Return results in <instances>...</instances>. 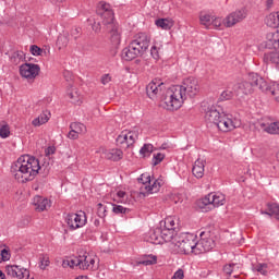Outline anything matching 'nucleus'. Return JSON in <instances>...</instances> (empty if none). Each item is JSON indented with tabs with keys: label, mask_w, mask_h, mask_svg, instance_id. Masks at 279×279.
I'll list each match as a JSON object with an SVG mask.
<instances>
[{
	"label": "nucleus",
	"mask_w": 279,
	"mask_h": 279,
	"mask_svg": "<svg viewBox=\"0 0 279 279\" xmlns=\"http://www.w3.org/2000/svg\"><path fill=\"white\" fill-rule=\"evenodd\" d=\"M266 38H267L268 45L270 47H274L275 49H279V33L278 32L268 33L266 35Z\"/></svg>",
	"instance_id": "29"
},
{
	"label": "nucleus",
	"mask_w": 279,
	"mask_h": 279,
	"mask_svg": "<svg viewBox=\"0 0 279 279\" xmlns=\"http://www.w3.org/2000/svg\"><path fill=\"white\" fill-rule=\"evenodd\" d=\"M277 160H279V150H278V153H277Z\"/></svg>",
	"instance_id": "59"
},
{
	"label": "nucleus",
	"mask_w": 279,
	"mask_h": 279,
	"mask_svg": "<svg viewBox=\"0 0 279 279\" xmlns=\"http://www.w3.org/2000/svg\"><path fill=\"white\" fill-rule=\"evenodd\" d=\"M208 274H210V270H208L207 272H202L201 276H203V278H206V276H208Z\"/></svg>",
	"instance_id": "53"
},
{
	"label": "nucleus",
	"mask_w": 279,
	"mask_h": 279,
	"mask_svg": "<svg viewBox=\"0 0 279 279\" xmlns=\"http://www.w3.org/2000/svg\"><path fill=\"white\" fill-rule=\"evenodd\" d=\"M110 82H112V76H110V74L101 76V84H104V86H106V84H110Z\"/></svg>",
	"instance_id": "47"
},
{
	"label": "nucleus",
	"mask_w": 279,
	"mask_h": 279,
	"mask_svg": "<svg viewBox=\"0 0 279 279\" xmlns=\"http://www.w3.org/2000/svg\"><path fill=\"white\" fill-rule=\"evenodd\" d=\"M29 51L32 56H43L44 53V50L36 45L31 46Z\"/></svg>",
	"instance_id": "43"
},
{
	"label": "nucleus",
	"mask_w": 279,
	"mask_h": 279,
	"mask_svg": "<svg viewBox=\"0 0 279 279\" xmlns=\"http://www.w3.org/2000/svg\"><path fill=\"white\" fill-rule=\"evenodd\" d=\"M65 223L69 230H80V228H84V226L88 223V218L84 211L68 214L65 217Z\"/></svg>",
	"instance_id": "13"
},
{
	"label": "nucleus",
	"mask_w": 279,
	"mask_h": 279,
	"mask_svg": "<svg viewBox=\"0 0 279 279\" xmlns=\"http://www.w3.org/2000/svg\"><path fill=\"white\" fill-rule=\"evenodd\" d=\"M98 210H97V215L100 219H106V217L108 216V206L99 203L98 205Z\"/></svg>",
	"instance_id": "36"
},
{
	"label": "nucleus",
	"mask_w": 279,
	"mask_h": 279,
	"mask_svg": "<svg viewBox=\"0 0 279 279\" xmlns=\"http://www.w3.org/2000/svg\"><path fill=\"white\" fill-rule=\"evenodd\" d=\"M49 119H51V113L49 111H44L37 118L33 119L32 125L34 128H40V125H45V123H48Z\"/></svg>",
	"instance_id": "24"
},
{
	"label": "nucleus",
	"mask_w": 279,
	"mask_h": 279,
	"mask_svg": "<svg viewBox=\"0 0 279 279\" xmlns=\"http://www.w3.org/2000/svg\"><path fill=\"white\" fill-rule=\"evenodd\" d=\"M165 160V154L162 153H156L153 155V165L156 167L157 165H160V162Z\"/></svg>",
	"instance_id": "41"
},
{
	"label": "nucleus",
	"mask_w": 279,
	"mask_h": 279,
	"mask_svg": "<svg viewBox=\"0 0 279 279\" xmlns=\"http://www.w3.org/2000/svg\"><path fill=\"white\" fill-rule=\"evenodd\" d=\"M95 226H99V220H95Z\"/></svg>",
	"instance_id": "57"
},
{
	"label": "nucleus",
	"mask_w": 279,
	"mask_h": 279,
	"mask_svg": "<svg viewBox=\"0 0 279 279\" xmlns=\"http://www.w3.org/2000/svg\"><path fill=\"white\" fill-rule=\"evenodd\" d=\"M98 14L102 19L107 32L110 34L112 45H121V33L119 32V24L114 21V12L110 10V5L106 2L100 4Z\"/></svg>",
	"instance_id": "8"
},
{
	"label": "nucleus",
	"mask_w": 279,
	"mask_h": 279,
	"mask_svg": "<svg viewBox=\"0 0 279 279\" xmlns=\"http://www.w3.org/2000/svg\"><path fill=\"white\" fill-rule=\"evenodd\" d=\"M112 213L116 215H125L128 213V208L121 206V205H112Z\"/></svg>",
	"instance_id": "42"
},
{
	"label": "nucleus",
	"mask_w": 279,
	"mask_h": 279,
	"mask_svg": "<svg viewBox=\"0 0 279 279\" xmlns=\"http://www.w3.org/2000/svg\"><path fill=\"white\" fill-rule=\"evenodd\" d=\"M245 83H247V84H251L252 82L251 81H248V82H242V83H240V84H236V85H234V87H233V90H232V88H230V87H228L226 90H223L222 93H221V95H220V99H221V101H228V99H232V97H234V95L236 96V97H243L244 95H248V94H241V95H239V93H242L241 92V89L240 88H238V86H241V84H245Z\"/></svg>",
	"instance_id": "19"
},
{
	"label": "nucleus",
	"mask_w": 279,
	"mask_h": 279,
	"mask_svg": "<svg viewBox=\"0 0 279 279\" xmlns=\"http://www.w3.org/2000/svg\"><path fill=\"white\" fill-rule=\"evenodd\" d=\"M153 151H154V145H151V144H145V145L140 149V154H141V156H143L144 158H147V156H150Z\"/></svg>",
	"instance_id": "34"
},
{
	"label": "nucleus",
	"mask_w": 279,
	"mask_h": 279,
	"mask_svg": "<svg viewBox=\"0 0 279 279\" xmlns=\"http://www.w3.org/2000/svg\"><path fill=\"white\" fill-rule=\"evenodd\" d=\"M8 136H10V125L0 124V137L8 138Z\"/></svg>",
	"instance_id": "38"
},
{
	"label": "nucleus",
	"mask_w": 279,
	"mask_h": 279,
	"mask_svg": "<svg viewBox=\"0 0 279 279\" xmlns=\"http://www.w3.org/2000/svg\"><path fill=\"white\" fill-rule=\"evenodd\" d=\"M260 215H268V217H278L279 216V205L272 203L268 205V211H260Z\"/></svg>",
	"instance_id": "31"
},
{
	"label": "nucleus",
	"mask_w": 279,
	"mask_h": 279,
	"mask_svg": "<svg viewBox=\"0 0 279 279\" xmlns=\"http://www.w3.org/2000/svg\"><path fill=\"white\" fill-rule=\"evenodd\" d=\"M248 80L251 83H243L236 87L241 90L238 93V95H252V93H254V86H256L263 93H270L275 101L279 104L278 83H274L272 86L269 87V85H267V81L254 72L248 74Z\"/></svg>",
	"instance_id": "5"
},
{
	"label": "nucleus",
	"mask_w": 279,
	"mask_h": 279,
	"mask_svg": "<svg viewBox=\"0 0 279 279\" xmlns=\"http://www.w3.org/2000/svg\"><path fill=\"white\" fill-rule=\"evenodd\" d=\"M111 197L117 204H130V194L123 187H118L116 192L111 194Z\"/></svg>",
	"instance_id": "21"
},
{
	"label": "nucleus",
	"mask_w": 279,
	"mask_h": 279,
	"mask_svg": "<svg viewBox=\"0 0 279 279\" xmlns=\"http://www.w3.org/2000/svg\"><path fill=\"white\" fill-rule=\"evenodd\" d=\"M96 260H97V257H95L92 254L84 253L82 255V253H80L78 255L70 257L69 259H63L62 267L64 268L78 267V269H83V270L94 269Z\"/></svg>",
	"instance_id": "10"
},
{
	"label": "nucleus",
	"mask_w": 279,
	"mask_h": 279,
	"mask_svg": "<svg viewBox=\"0 0 279 279\" xmlns=\"http://www.w3.org/2000/svg\"><path fill=\"white\" fill-rule=\"evenodd\" d=\"M140 182H142V191H145L150 195L158 193L162 184H165V180H162V178L151 179L148 173H143L140 178Z\"/></svg>",
	"instance_id": "11"
},
{
	"label": "nucleus",
	"mask_w": 279,
	"mask_h": 279,
	"mask_svg": "<svg viewBox=\"0 0 279 279\" xmlns=\"http://www.w3.org/2000/svg\"><path fill=\"white\" fill-rule=\"evenodd\" d=\"M247 16V10L246 9H240L236 10L235 12L230 13L229 15L226 16V19H221L217 15H214L211 20V27L214 29H219L221 25L225 27H234L236 23H241L243 19Z\"/></svg>",
	"instance_id": "9"
},
{
	"label": "nucleus",
	"mask_w": 279,
	"mask_h": 279,
	"mask_svg": "<svg viewBox=\"0 0 279 279\" xmlns=\"http://www.w3.org/2000/svg\"><path fill=\"white\" fill-rule=\"evenodd\" d=\"M223 204H226V195L221 192H211L198 202L199 208H204V206L219 208V206H223Z\"/></svg>",
	"instance_id": "12"
},
{
	"label": "nucleus",
	"mask_w": 279,
	"mask_h": 279,
	"mask_svg": "<svg viewBox=\"0 0 279 279\" xmlns=\"http://www.w3.org/2000/svg\"><path fill=\"white\" fill-rule=\"evenodd\" d=\"M180 239H182V232L171 234V231L169 230L157 228L150 230L147 241L148 243H153V245H162V243H168V247L172 254H180V245L182 241Z\"/></svg>",
	"instance_id": "6"
},
{
	"label": "nucleus",
	"mask_w": 279,
	"mask_h": 279,
	"mask_svg": "<svg viewBox=\"0 0 279 279\" xmlns=\"http://www.w3.org/2000/svg\"><path fill=\"white\" fill-rule=\"evenodd\" d=\"M49 265H51V262L49 260V255H43L39 262L40 269L45 270L47 269V267H49Z\"/></svg>",
	"instance_id": "37"
},
{
	"label": "nucleus",
	"mask_w": 279,
	"mask_h": 279,
	"mask_svg": "<svg viewBox=\"0 0 279 279\" xmlns=\"http://www.w3.org/2000/svg\"><path fill=\"white\" fill-rule=\"evenodd\" d=\"M66 98L71 104H74L75 106H81L82 104V93H80V89L73 85L68 87Z\"/></svg>",
	"instance_id": "20"
},
{
	"label": "nucleus",
	"mask_w": 279,
	"mask_h": 279,
	"mask_svg": "<svg viewBox=\"0 0 279 279\" xmlns=\"http://www.w3.org/2000/svg\"><path fill=\"white\" fill-rule=\"evenodd\" d=\"M146 93L149 99H159L160 108L173 112L184 106V101L190 97L199 95V82L190 76L183 80L181 85L167 86L160 78H154L147 86Z\"/></svg>",
	"instance_id": "1"
},
{
	"label": "nucleus",
	"mask_w": 279,
	"mask_h": 279,
	"mask_svg": "<svg viewBox=\"0 0 279 279\" xmlns=\"http://www.w3.org/2000/svg\"><path fill=\"white\" fill-rule=\"evenodd\" d=\"M22 59H23V53L19 52V51H14L10 56V60H11V62H13V64H19V62H21Z\"/></svg>",
	"instance_id": "40"
},
{
	"label": "nucleus",
	"mask_w": 279,
	"mask_h": 279,
	"mask_svg": "<svg viewBox=\"0 0 279 279\" xmlns=\"http://www.w3.org/2000/svg\"><path fill=\"white\" fill-rule=\"evenodd\" d=\"M7 276L16 279H34V277H29V270L23 266L19 265H8L5 266Z\"/></svg>",
	"instance_id": "16"
},
{
	"label": "nucleus",
	"mask_w": 279,
	"mask_h": 279,
	"mask_svg": "<svg viewBox=\"0 0 279 279\" xmlns=\"http://www.w3.org/2000/svg\"><path fill=\"white\" fill-rule=\"evenodd\" d=\"M63 76L66 80V82H71V80H73V73L71 71H64Z\"/></svg>",
	"instance_id": "49"
},
{
	"label": "nucleus",
	"mask_w": 279,
	"mask_h": 279,
	"mask_svg": "<svg viewBox=\"0 0 279 279\" xmlns=\"http://www.w3.org/2000/svg\"><path fill=\"white\" fill-rule=\"evenodd\" d=\"M75 32H76L77 34H80V28H75Z\"/></svg>",
	"instance_id": "58"
},
{
	"label": "nucleus",
	"mask_w": 279,
	"mask_h": 279,
	"mask_svg": "<svg viewBox=\"0 0 279 279\" xmlns=\"http://www.w3.org/2000/svg\"><path fill=\"white\" fill-rule=\"evenodd\" d=\"M155 25L167 32L173 27L174 22L171 19H158L155 21Z\"/></svg>",
	"instance_id": "27"
},
{
	"label": "nucleus",
	"mask_w": 279,
	"mask_h": 279,
	"mask_svg": "<svg viewBox=\"0 0 279 279\" xmlns=\"http://www.w3.org/2000/svg\"><path fill=\"white\" fill-rule=\"evenodd\" d=\"M92 27L94 32H101V23L99 22H95Z\"/></svg>",
	"instance_id": "51"
},
{
	"label": "nucleus",
	"mask_w": 279,
	"mask_h": 279,
	"mask_svg": "<svg viewBox=\"0 0 279 279\" xmlns=\"http://www.w3.org/2000/svg\"><path fill=\"white\" fill-rule=\"evenodd\" d=\"M70 130L75 131L76 134H86V125H84V123H80V122H73L70 124Z\"/></svg>",
	"instance_id": "32"
},
{
	"label": "nucleus",
	"mask_w": 279,
	"mask_h": 279,
	"mask_svg": "<svg viewBox=\"0 0 279 279\" xmlns=\"http://www.w3.org/2000/svg\"><path fill=\"white\" fill-rule=\"evenodd\" d=\"M234 269H236V264L225 265L223 272L227 274V276H230L234 272Z\"/></svg>",
	"instance_id": "44"
},
{
	"label": "nucleus",
	"mask_w": 279,
	"mask_h": 279,
	"mask_svg": "<svg viewBox=\"0 0 279 279\" xmlns=\"http://www.w3.org/2000/svg\"><path fill=\"white\" fill-rule=\"evenodd\" d=\"M0 255H1L2 260H10V253H8L7 250H2Z\"/></svg>",
	"instance_id": "50"
},
{
	"label": "nucleus",
	"mask_w": 279,
	"mask_h": 279,
	"mask_svg": "<svg viewBox=\"0 0 279 279\" xmlns=\"http://www.w3.org/2000/svg\"><path fill=\"white\" fill-rule=\"evenodd\" d=\"M102 156H105L107 160L119 162V160L123 158V150L119 148L102 149Z\"/></svg>",
	"instance_id": "22"
},
{
	"label": "nucleus",
	"mask_w": 279,
	"mask_h": 279,
	"mask_svg": "<svg viewBox=\"0 0 279 279\" xmlns=\"http://www.w3.org/2000/svg\"><path fill=\"white\" fill-rule=\"evenodd\" d=\"M266 25L268 27H279V11L266 16Z\"/></svg>",
	"instance_id": "28"
},
{
	"label": "nucleus",
	"mask_w": 279,
	"mask_h": 279,
	"mask_svg": "<svg viewBox=\"0 0 279 279\" xmlns=\"http://www.w3.org/2000/svg\"><path fill=\"white\" fill-rule=\"evenodd\" d=\"M171 279H184V270L178 269Z\"/></svg>",
	"instance_id": "48"
},
{
	"label": "nucleus",
	"mask_w": 279,
	"mask_h": 279,
	"mask_svg": "<svg viewBox=\"0 0 279 279\" xmlns=\"http://www.w3.org/2000/svg\"><path fill=\"white\" fill-rule=\"evenodd\" d=\"M150 56L154 58V60H158V58H160V53L158 51V47L153 46L150 48Z\"/></svg>",
	"instance_id": "45"
},
{
	"label": "nucleus",
	"mask_w": 279,
	"mask_h": 279,
	"mask_svg": "<svg viewBox=\"0 0 279 279\" xmlns=\"http://www.w3.org/2000/svg\"><path fill=\"white\" fill-rule=\"evenodd\" d=\"M57 45H59L60 49L66 47L69 45V37L66 35H60L57 39Z\"/></svg>",
	"instance_id": "39"
},
{
	"label": "nucleus",
	"mask_w": 279,
	"mask_h": 279,
	"mask_svg": "<svg viewBox=\"0 0 279 279\" xmlns=\"http://www.w3.org/2000/svg\"><path fill=\"white\" fill-rule=\"evenodd\" d=\"M68 138H70L71 141H77V138H80V135L78 133L73 131V129H70V132L68 133Z\"/></svg>",
	"instance_id": "46"
},
{
	"label": "nucleus",
	"mask_w": 279,
	"mask_h": 279,
	"mask_svg": "<svg viewBox=\"0 0 279 279\" xmlns=\"http://www.w3.org/2000/svg\"><path fill=\"white\" fill-rule=\"evenodd\" d=\"M77 279H88V277H86V276H81V277H78Z\"/></svg>",
	"instance_id": "56"
},
{
	"label": "nucleus",
	"mask_w": 279,
	"mask_h": 279,
	"mask_svg": "<svg viewBox=\"0 0 279 279\" xmlns=\"http://www.w3.org/2000/svg\"><path fill=\"white\" fill-rule=\"evenodd\" d=\"M181 244L179 254H204L210 252L215 247V240H213L205 232H201V240L197 241V234L190 232H182L180 238Z\"/></svg>",
	"instance_id": "3"
},
{
	"label": "nucleus",
	"mask_w": 279,
	"mask_h": 279,
	"mask_svg": "<svg viewBox=\"0 0 279 279\" xmlns=\"http://www.w3.org/2000/svg\"><path fill=\"white\" fill-rule=\"evenodd\" d=\"M161 149H166L165 145L161 146Z\"/></svg>",
	"instance_id": "61"
},
{
	"label": "nucleus",
	"mask_w": 279,
	"mask_h": 279,
	"mask_svg": "<svg viewBox=\"0 0 279 279\" xmlns=\"http://www.w3.org/2000/svg\"><path fill=\"white\" fill-rule=\"evenodd\" d=\"M40 173V160L34 156L22 155L11 165V175L20 184L36 180Z\"/></svg>",
	"instance_id": "2"
},
{
	"label": "nucleus",
	"mask_w": 279,
	"mask_h": 279,
	"mask_svg": "<svg viewBox=\"0 0 279 279\" xmlns=\"http://www.w3.org/2000/svg\"><path fill=\"white\" fill-rule=\"evenodd\" d=\"M156 263H158V257H156V255H148L140 262L141 265H145L146 267L149 265H156Z\"/></svg>",
	"instance_id": "35"
},
{
	"label": "nucleus",
	"mask_w": 279,
	"mask_h": 279,
	"mask_svg": "<svg viewBox=\"0 0 279 279\" xmlns=\"http://www.w3.org/2000/svg\"><path fill=\"white\" fill-rule=\"evenodd\" d=\"M138 138V129H134L132 131H122L121 134L117 137V145L128 149V147H132L136 140Z\"/></svg>",
	"instance_id": "15"
},
{
	"label": "nucleus",
	"mask_w": 279,
	"mask_h": 279,
	"mask_svg": "<svg viewBox=\"0 0 279 279\" xmlns=\"http://www.w3.org/2000/svg\"><path fill=\"white\" fill-rule=\"evenodd\" d=\"M206 123H213L220 132H232L236 128H241V119L233 118L230 113H221L217 107H208L205 112Z\"/></svg>",
	"instance_id": "4"
},
{
	"label": "nucleus",
	"mask_w": 279,
	"mask_h": 279,
	"mask_svg": "<svg viewBox=\"0 0 279 279\" xmlns=\"http://www.w3.org/2000/svg\"><path fill=\"white\" fill-rule=\"evenodd\" d=\"M33 206H35L37 213H45V210L51 208V199L37 195L33 198Z\"/></svg>",
	"instance_id": "18"
},
{
	"label": "nucleus",
	"mask_w": 279,
	"mask_h": 279,
	"mask_svg": "<svg viewBox=\"0 0 279 279\" xmlns=\"http://www.w3.org/2000/svg\"><path fill=\"white\" fill-rule=\"evenodd\" d=\"M266 5L268 9L271 8L274 5V0H267Z\"/></svg>",
	"instance_id": "52"
},
{
	"label": "nucleus",
	"mask_w": 279,
	"mask_h": 279,
	"mask_svg": "<svg viewBox=\"0 0 279 279\" xmlns=\"http://www.w3.org/2000/svg\"><path fill=\"white\" fill-rule=\"evenodd\" d=\"M205 167H206V159H197L194 162L193 169H192V173L195 178L199 179V178H204V171H205Z\"/></svg>",
	"instance_id": "23"
},
{
	"label": "nucleus",
	"mask_w": 279,
	"mask_h": 279,
	"mask_svg": "<svg viewBox=\"0 0 279 279\" xmlns=\"http://www.w3.org/2000/svg\"><path fill=\"white\" fill-rule=\"evenodd\" d=\"M53 151H54L53 147L48 148V154H53Z\"/></svg>",
	"instance_id": "55"
},
{
	"label": "nucleus",
	"mask_w": 279,
	"mask_h": 279,
	"mask_svg": "<svg viewBox=\"0 0 279 279\" xmlns=\"http://www.w3.org/2000/svg\"><path fill=\"white\" fill-rule=\"evenodd\" d=\"M20 75L27 82H34L37 75H40V65L36 63H24L20 65Z\"/></svg>",
	"instance_id": "14"
},
{
	"label": "nucleus",
	"mask_w": 279,
	"mask_h": 279,
	"mask_svg": "<svg viewBox=\"0 0 279 279\" xmlns=\"http://www.w3.org/2000/svg\"><path fill=\"white\" fill-rule=\"evenodd\" d=\"M149 49V37L145 33H138L130 45L121 52L122 60L131 62L138 56H143Z\"/></svg>",
	"instance_id": "7"
},
{
	"label": "nucleus",
	"mask_w": 279,
	"mask_h": 279,
	"mask_svg": "<svg viewBox=\"0 0 279 279\" xmlns=\"http://www.w3.org/2000/svg\"><path fill=\"white\" fill-rule=\"evenodd\" d=\"M214 16L215 15L211 13L202 12L199 15L201 25H204V27L210 29Z\"/></svg>",
	"instance_id": "25"
},
{
	"label": "nucleus",
	"mask_w": 279,
	"mask_h": 279,
	"mask_svg": "<svg viewBox=\"0 0 279 279\" xmlns=\"http://www.w3.org/2000/svg\"><path fill=\"white\" fill-rule=\"evenodd\" d=\"M252 271L260 274L262 276H267V264H253Z\"/></svg>",
	"instance_id": "33"
},
{
	"label": "nucleus",
	"mask_w": 279,
	"mask_h": 279,
	"mask_svg": "<svg viewBox=\"0 0 279 279\" xmlns=\"http://www.w3.org/2000/svg\"><path fill=\"white\" fill-rule=\"evenodd\" d=\"M233 278H239V275H234Z\"/></svg>",
	"instance_id": "60"
},
{
	"label": "nucleus",
	"mask_w": 279,
	"mask_h": 279,
	"mask_svg": "<svg viewBox=\"0 0 279 279\" xmlns=\"http://www.w3.org/2000/svg\"><path fill=\"white\" fill-rule=\"evenodd\" d=\"M264 62H271V64H276L279 66V52H268L264 54Z\"/></svg>",
	"instance_id": "30"
},
{
	"label": "nucleus",
	"mask_w": 279,
	"mask_h": 279,
	"mask_svg": "<svg viewBox=\"0 0 279 279\" xmlns=\"http://www.w3.org/2000/svg\"><path fill=\"white\" fill-rule=\"evenodd\" d=\"M0 279H5V274H3V271L0 270Z\"/></svg>",
	"instance_id": "54"
},
{
	"label": "nucleus",
	"mask_w": 279,
	"mask_h": 279,
	"mask_svg": "<svg viewBox=\"0 0 279 279\" xmlns=\"http://www.w3.org/2000/svg\"><path fill=\"white\" fill-rule=\"evenodd\" d=\"M2 260H3L2 257H0V263H1Z\"/></svg>",
	"instance_id": "62"
},
{
	"label": "nucleus",
	"mask_w": 279,
	"mask_h": 279,
	"mask_svg": "<svg viewBox=\"0 0 279 279\" xmlns=\"http://www.w3.org/2000/svg\"><path fill=\"white\" fill-rule=\"evenodd\" d=\"M175 223H178V218L170 216L165 219V229L162 230H169L171 234H178L175 233Z\"/></svg>",
	"instance_id": "26"
},
{
	"label": "nucleus",
	"mask_w": 279,
	"mask_h": 279,
	"mask_svg": "<svg viewBox=\"0 0 279 279\" xmlns=\"http://www.w3.org/2000/svg\"><path fill=\"white\" fill-rule=\"evenodd\" d=\"M259 125L263 132L267 134H279V121H271L269 118H264L259 122Z\"/></svg>",
	"instance_id": "17"
}]
</instances>
